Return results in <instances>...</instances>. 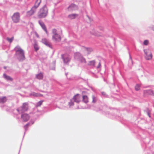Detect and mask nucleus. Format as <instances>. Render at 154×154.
Masks as SVG:
<instances>
[{
    "mask_svg": "<svg viewBox=\"0 0 154 154\" xmlns=\"http://www.w3.org/2000/svg\"><path fill=\"white\" fill-rule=\"evenodd\" d=\"M16 54L20 60H24L25 59L24 52L23 49L19 46H16L14 48Z\"/></svg>",
    "mask_w": 154,
    "mask_h": 154,
    "instance_id": "obj_1",
    "label": "nucleus"
},
{
    "mask_svg": "<svg viewBox=\"0 0 154 154\" xmlns=\"http://www.w3.org/2000/svg\"><path fill=\"white\" fill-rule=\"evenodd\" d=\"M48 13V9L45 5L41 8L38 14V17L39 18L45 17Z\"/></svg>",
    "mask_w": 154,
    "mask_h": 154,
    "instance_id": "obj_2",
    "label": "nucleus"
},
{
    "mask_svg": "<svg viewBox=\"0 0 154 154\" xmlns=\"http://www.w3.org/2000/svg\"><path fill=\"white\" fill-rule=\"evenodd\" d=\"M52 39L57 42H59L61 40V38L57 32V30L55 29L52 30Z\"/></svg>",
    "mask_w": 154,
    "mask_h": 154,
    "instance_id": "obj_3",
    "label": "nucleus"
},
{
    "mask_svg": "<svg viewBox=\"0 0 154 154\" xmlns=\"http://www.w3.org/2000/svg\"><path fill=\"white\" fill-rule=\"evenodd\" d=\"M29 108L28 104L27 103H24L22 105L17 108V110L19 112H23L27 111Z\"/></svg>",
    "mask_w": 154,
    "mask_h": 154,
    "instance_id": "obj_4",
    "label": "nucleus"
},
{
    "mask_svg": "<svg viewBox=\"0 0 154 154\" xmlns=\"http://www.w3.org/2000/svg\"><path fill=\"white\" fill-rule=\"evenodd\" d=\"M145 55V57L147 60H151L152 58V55L151 51L149 49H147L144 50Z\"/></svg>",
    "mask_w": 154,
    "mask_h": 154,
    "instance_id": "obj_5",
    "label": "nucleus"
},
{
    "mask_svg": "<svg viewBox=\"0 0 154 154\" xmlns=\"http://www.w3.org/2000/svg\"><path fill=\"white\" fill-rule=\"evenodd\" d=\"M20 14L18 12L14 13L12 17V20L13 22L14 23L19 22L20 20Z\"/></svg>",
    "mask_w": 154,
    "mask_h": 154,
    "instance_id": "obj_6",
    "label": "nucleus"
},
{
    "mask_svg": "<svg viewBox=\"0 0 154 154\" xmlns=\"http://www.w3.org/2000/svg\"><path fill=\"white\" fill-rule=\"evenodd\" d=\"M75 56L79 57V60L81 63H86V61L84 57L80 53H77L75 54Z\"/></svg>",
    "mask_w": 154,
    "mask_h": 154,
    "instance_id": "obj_7",
    "label": "nucleus"
},
{
    "mask_svg": "<svg viewBox=\"0 0 154 154\" xmlns=\"http://www.w3.org/2000/svg\"><path fill=\"white\" fill-rule=\"evenodd\" d=\"M30 116L27 113L22 114L21 115V118L24 122H26L30 119Z\"/></svg>",
    "mask_w": 154,
    "mask_h": 154,
    "instance_id": "obj_8",
    "label": "nucleus"
},
{
    "mask_svg": "<svg viewBox=\"0 0 154 154\" xmlns=\"http://www.w3.org/2000/svg\"><path fill=\"white\" fill-rule=\"evenodd\" d=\"M63 59V62L64 63H66L69 62L70 60V56L67 54H66L62 56Z\"/></svg>",
    "mask_w": 154,
    "mask_h": 154,
    "instance_id": "obj_9",
    "label": "nucleus"
},
{
    "mask_svg": "<svg viewBox=\"0 0 154 154\" xmlns=\"http://www.w3.org/2000/svg\"><path fill=\"white\" fill-rule=\"evenodd\" d=\"M81 96L79 94H77L74 97L73 99L74 101L77 103H79L81 100Z\"/></svg>",
    "mask_w": 154,
    "mask_h": 154,
    "instance_id": "obj_10",
    "label": "nucleus"
},
{
    "mask_svg": "<svg viewBox=\"0 0 154 154\" xmlns=\"http://www.w3.org/2000/svg\"><path fill=\"white\" fill-rule=\"evenodd\" d=\"M144 94L145 95H154V93L152 90H145L143 91Z\"/></svg>",
    "mask_w": 154,
    "mask_h": 154,
    "instance_id": "obj_11",
    "label": "nucleus"
},
{
    "mask_svg": "<svg viewBox=\"0 0 154 154\" xmlns=\"http://www.w3.org/2000/svg\"><path fill=\"white\" fill-rule=\"evenodd\" d=\"M77 8L76 5L74 4H71L68 8L69 11H70L75 10Z\"/></svg>",
    "mask_w": 154,
    "mask_h": 154,
    "instance_id": "obj_12",
    "label": "nucleus"
},
{
    "mask_svg": "<svg viewBox=\"0 0 154 154\" xmlns=\"http://www.w3.org/2000/svg\"><path fill=\"white\" fill-rule=\"evenodd\" d=\"M91 33L93 35L97 36H102V34L100 32L98 31H96L95 30H92Z\"/></svg>",
    "mask_w": 154,
    "mask_h": 154,
    "instance_id": "obj_13",
    "label": "nucleus"
},
{
    "mask_svg": "<svg viewBox=\"0 0 154 154\" xmlns=\"http://www.w3.org/2000/svg\"><path fill=\"white\" fill-rule=\"evenodd\" d=\"M39 23L40 25L42 27V28L45 31V32L47 34H48V33L47 29H46V28L45 27V25L44 23H43L42 22L40 21H39Z\"/></svg>",
    "mask_w": 154,
    "mask_h": 154,
    "instance_id": "obj_14",
    "label": "nucleus"
},
{
    "mask_svg": "<svg viewBox=\"0 0 154 154\" xmlns=\"http://www.w3.org/2000/svg\"><path fill=\"white\" fill-rule=\"evenodd\" d=\"M41 2V0H36L35 5L33 7V9H36L37 8L39 5L40 3Z\"/></svg>",
    "mask_w": 154,
    "mask_h": 154,
    "instance_id": "obj_15",
    "label": "nucleus"
},
{
    "mask_svg": "<svg viewBox=\"0 0 154 154\" xmlns=\"http://www.w3.org/2000/svg\"><path fill=\"white\" fill-rule=\"evenodd\" d=\"M78 14H72L68 16V17L70 19H73L78 16Z\"/></svg>",
    "mask_w": 154,
    "mask_h": 154,
    "instance_id": "obj_16",
    "label": "nucleus"
},
{
    "mask_svg": "<svg viewBox=\"0 0 154 154\" xmlns=\"http://www.w3.org/2000/svg\"><path fill=\"white\" fill-rule=\"evenodd\" d=\"M42 42L45 45L49 46L50 44L46 38H44L42 39Z\"/></svg>",
    "mask_w": 154,
    "mask_h": 154,
    "instance_id": "obj_17",
    "label": "nucleus"
},
{
    "mask_svg": "<svg viewBox=\"0 0 154 154\" xmlns=\"http://www.w3.org/2000/svg\"><path fill=\"white\" fill-rule=\"evenodd\" d=\"M82 100L85 103H87L88 102V97L86 95L82 96Z\"/></svg>",
    "mask_w": 154,
    "mask_h": 154,
    "instance_id": "obj_18",
    "label": "nucleus"
},
{
    "mask_svg": "<svg viewBox=\"0 0 154 154\" xmlns=\"http://www.w3.org/2000/svg\"><path fill=\"white\" fill-rule=\"evenodd\" d=\"M43 74L42 73H40L36 75V77L39 79H42L43 78Z\"/></svg>",
    "mask_w": 154,
    "mask_h": 154,
    "instance_id": "obj_19",
    "label": "nucleus"
},
{
    "mask_svg": "<svg viewBox=\"0 0 154 154\" xmlns=\"http://www.w3.org/2000/svg\"><path fill=\"white\" fill-rule=\"evenodd\" d=\"M7 99L5 97H0V103H4L7 101Z\"/></svg>",
    "mask_w": 154,
    "mask_h": 154,
    "instance_id": "obj_20",
    "label": "nucleus"
},
{
    "mask_svg": "<svg viewBox=\"0 0 154 154\" xmlns=\"http://www.w3.org/2000/svg\"><path fill=\"white\" fill-rule=\"evenodd\" d=\"M95 63V61L94 60L90 61L88 62V65L89 66H94Z\"/></svg>",
    "mask_w": 154,
    "mask_h": 154,
    "instance_id": "obj_21",
    "label": "nucleus"
},
{
    "mask_svg": "<svg viewBox=\"0 0 154 154\" xmlns=\"http://www.w3.org/2000/svg\"><path fill=\"white\" fill-rule=\"evenodd\" d=\"M4 78L8 80L12 81L13 80L12 78L9 76L6 75V74H4Z\"/></svg>",
    "mask_w": 154,
    "mask_h": 154,
    "instance_id": "obj_22",
    "label": "nucleus"
},
{
    "mask_svg": "<svg viewBox=\"0 0 154 154\" xmlns=\"http://www.w3.org/2000/svg\"><path fill=\"white\" fill-rule=\"evenodd\" d=\"M90 49H86L84 51V54L85 55H88L90 54Z\"/></svg>",
    "mask_w": 154,
    "mask_h": 154,
    "instance_id": "obj_23",
    "label": "nucleus"
},
{
    "mask_svg": "<svg viewBox=\"0 0 154 154\" xmlns=\"http://www.w3.org/2000/svg\"><path fill=\"white\" fill-rule=\"evenodd\" d=\"M30 124L29 122L27 123L24 126V128L25 131L27 130L29 126H30Z\"/></svg>",
    "mask_w": 154,
    "mask_h": 154,
    "instance_id": "obj_24",
    "label": "nucleus"
},
{
    "mask_svg": "<svg viewBox=\"0 0 154 154\" xmlns=\"http://www.w3.org/2000/svg\"><path fill=\"white\" fill-rule=\"evenodd\" d=\"M34 48L36 51H37L39 49V47L38 45L35 43L34 45Z\"/></svg>",
    "mask_w": 154,
    "mask_h": 154,
    "instance_id": "obj_25",
    "label": "nucleus"
},
{
    "mask_svg": "<svg viewBox=\"0 0 154 154\" xmlns=\"http://www.w3.org/2000/svg\"><path fill=\"white\" fill-rule=\"evenodd\" d=\"M140 85L138 84L136 85L135 87V90L137 91L140 90Z\"/></svg>",
    "mask_w": 154,
    "mask_h": 154,
    "instance_id": "obj_26",
    "label": "nucleus"
},
{
    "mask_svg": "<svg viewBox=\"0 0 154 154\" xmlns=\"http://www.w3.org/2000/svg\"><path fill=\"white\" fill-rule=\"evenodd\" d=\"M92 102L93 103H95L96 102L97 100V98L96 97H95L94 96H92Z\"/></svg>",
    "mask_w": 154,
    "mask_h": 154,
    "instance_id": "obj_27",
    "label": "nucleus"
},
{
    "mask_svg": "<svg viewBox=\"0 0 154 154\" xmlns=\"http://www.w3.org/2000/svg\"><path fill=\"white\" fill-rule=\"evenodd\" d=\"M99 30L103 32L104 31V29L103 27L101 26H99L98 27Z\"/></svg>",
    "mask_w": 154,
    "mask_h": 154,
    "instance_id": "obj_28",
    "label": "nucleus"
},
{
    "mask_svg": "<svg viewBox=\"0 0 154 154\" xmlns=\"http://www.w3.org/2000/svg\"><path fill=\"white\" fill-rule=\"evenodd\" d=\"M14 39V37H12L11 38H7V40L10 42L11 43Z\"/></svg>",
    "mask_w": 154,
    "mask_h": 154,
    "instance_id": "obj_29",
    "label": "nucleus"
},
{
    "mask_svg": "<svg viewBox=\"0 0 154 154\" xmlns=\"http://www.w3.org/2000/svg\"><path fill=\"white\" fill-rule=\"evenodd\" d=\"M43 102V101H40L38 102L37 104V106H40L42 104Z\"/></svg>",
    "mask_w": 154,
    "mask_h": 154,
    "instance_id": "obj_30",
    "label": "nucleus"
},
{
    "mask_svg": "<svg viewBox=\"0 0 154 154\" xmlns=\"http://www.w3.org/2000/svg\"><path fill=\"white\" fill-rule=\"evenodd\" d=\"M34 12H33L32 10H31L29 11L28 12V15H31L32 14H33Z\"/></svg>",
    "mask_w": 154,
    "mask_h": 154,
    "instance_id": "obj_31",
    "label": "nucleus"
},
{
    "mask_svg": "<svg viewBox=\"0 0 154 154\" xmlns=\"http://www.w3.org/2000/svg\"><path fill=\"white\" fill-rule=\"evenodd\" d=\"M33 95L35 96H42V95L40 94H37L36 93H34L33 94Z\"/></svg>",
    "mask_w": 154,
    "mask_h": 154,
    "instance_id": "obj_32",
    "label": "nucleus"
},
{
    "mask_svg": "<svg viewBox=\"0 0 154 154\" xmlns=\"http://www.w3.org/2000/svg\"><path fill=\"white\" fill-rule=\"evenodd\" d=\"M149 43V42L147 40H145L143 42V44L145 45H147Z\"/></svg>",
    "mask_w": 154,
    "mask_h": 154,
    "instance_id": "obj_33",
    "label": "nucleus"
},
{
    "mask_svg": "<svg viewBox=\"0 0 154 154\" xmlns=\"http://www.w3.org/2000/svg\"><path fill=\"white\" fill-rule=\"evenodd\" d=\"M101 65L100 62H99V63H98V65L97 66V68H100V67H101Z\"/></svg>",
    "mask_w": 154,
    "mask_h": 154,
    "instance_id": "obj_34",
    "label": "nucleus"
},
{
    "mask_svg": "<svg viewBox=\"0 0 154 154\" xmlns=\"http://www.w3.org/2000/svg\"><path fill=\"white\" fill-rule=\"evenodd\" d=\"M34 123V122H32V124H33Z\"/></svg>",
    "mask_w": 154,
    "mask_h": 154,
    "instance_id": "obj_35",
    "label": "nucleus"
},
{
    "mask_svg": "<svg viewBox=\"0 0 154 154\" xmlns=\"http://www.w3.org/2000/svg\"><path fill=\"white\" fill-rule=\"evenodd\" d=\"M73 105V103H72V105Z\"/></svg>",
    "mask_w": 154,
    "mask_h": 154,
    "instance_id": "obj_36",
    "label": "nucleus"
}]
</instances>
